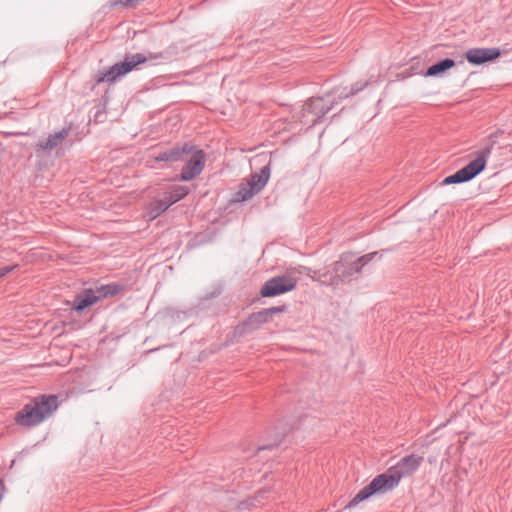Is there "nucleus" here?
<instances>
[{
  "label": "nucleus",
  "mask_w": 512,
  "mask_h": 512,
  "mask_svg": "<svg viewBox=\"0 0 512 512\" xmlns=\"http://www.w3.org/2000/svg\"><path fill=\"white\" fill-rule=\"evenodd\" d=\"M69 131L65 128L50 135L45 141L38 143V146L44 150H50L58 147L68 136Z\"/></svg>",
  "instance_id": "obj_13"
},
{
  "label": "nucleus",
  "mask_w": 512,
  "mask_h": 512,
  "mask_svg": "<svg viewBox=\"0 0 512 512\" xmlns=\"http://www.w3.org/2000/svg\"><path fill=\"white\" fill-rule=\"evenodd\" d=\"M161 55H162L161 53L160 54L150 53L149 56H145L142 53L127 55L123 61L115 63L112 67H110L109 70H107L105 73H102L97 78V83L115 82L120 77L125 76L126 74L131 72L138 65L146 63L147 61H150V60L157 59Z\"/></svg>",
  "instance_id": "obj_5"
},
{
  "label": "nucleus",
  "mask_w": 512,
  "mask_h": 512,
  "mask_svg": "<svg viewBox=\"0 0 512 512\" xmlns=\"http://www.w3.org/2000/svg\"><path fill=\"white\" fill-rule=\"evenodd\" d=\"M257 192L250 186V183H242L234 196V201L243 202L252 198Z\"/></svg>",
  "instance_id": "obj_17"
},
{
  "label": "nucleus",
  "mask_w": 512,
  "mask_h": 512,
  "mask_svg": "<svg viewBox=\"0 0 512 512\" xmlns=\"http://www.w3.org/2000/svg\"><path fill=\"white\" fill-rule=\"evenodd\" d=\"M490 142L478 152L477 157L470 161L466 166L456 171L454 174L447 176L442 184H458L470 181L474 177H476L479 173H481L485 166L489 155L492 152L493 146L495 144V140H492V136L490 137Z\"/></svg>",
  "instance_id": "obj_4"
},
{
  "label": "nucleus",
  "mask_w": 512,
  "mask_h": 512,
  "mask_svg": "<svg viewBox=\"0 0 512 512\" xmlns=\"http://www.w3.org/2000/svg\"><path fill=\"white\" fill-rule=\"evenodd\" d=\"M337 103L335 101L329 102L325 97L309 99L303 105L301 122L309 126L316 125Z\"/></svg>",
  "instance_id": "obj_6"
},
{
  "label": "nucleus",
  "mask_w": 512,
  "mask_h": 512,
  "mask_svg": "<svg viewBox=\"0 0 512 512\" xmlns=\"http://www.w3.org/2000/svg\"><path fill=\"white\" fill-rule=\"evenodd\" d=\"M270 311H271V312H278V311H280V309H279V308H273V309H271Z\"/></svg>",
  "instance_id": "obj_24"
},
{
  "label": "nucleus",
  "mask_w": 512,
  "mask_h": 512,
  "mask_svg": "<svg viewBox=\"0 0 512 512\" xmlns=\"http://www.w3.org/2000/svg\"><path fill=\"white\" fill-rule=\"evenodd\" d=\"M186 164L183 166L180 178L182 181H190L198 176L205 164V155L202 150L190 144V151L185 153Z\"/></svg>",
  "instance_id": "obj_8"
},
{
  "label": "nucleus",
  "mask_w": 512,
  "mask_h": 512,
  "mask_svg": "<svg viewBox=\"0 0 512 512\" xmlns=\"http://www.w3.org/2000/svg\"><path fill=\"white\" fill-rule=\"evenodd\" d=\"M270 448H272V445L262 446V447H259V448H258V451H260V450H265V449H270Z\"/></svg>",
  "instance_id": "obj_22"
},
{
  "label": "nucleus",
  "mask_w": 512,
  "mask_h": 512,
  "mask_svg": "<svg viewBox=\"0 0 512 512\" xmlns=\"http://www.w3.org/2000/svg\"><path fill=\"white\" fill-rule=\"evenodd\" d=\"M367 85H368V82H366V81L365 82H361V81L356 82L350 88H348V87L343 88L339 92L338 98H339V100L348 98L349 96H352V95L362 91Z\"/></svg>",
  "instance_id": "obj_19"
},
{
  "label": "nucleus",
  "mask_w": 512,
  "mask_h": 512,
  "mask_svg": "<svg viewBox=\"0 0 512 512\" xmlns=\"http://www.w3.org/2000/svg\"><path fill=\"white\" fill-rule=\"evenodd\" d=\"M499 56L500 50L498 48H472L465 54L467 61L474 65H481L493 61Z\"/></svg>",
  "instance_id": "obj_9"
},
{
  "label": "nucleus",
  "mask_w": 512,
  "mask_h": 512,
  "mask_svg": "<svg viewBox=\"0 0 512 512\" xmlns=\"http://www.w3.org/2000/svg\"><path fill=\"white\" fill-rule=\"evenodd\" d=\"M423 457L414 454L403 457L387 472L376 476L368 485L363 487L349 502L347 507L356 506L374 494H383L394 489L403 477L413 474L421 465Z\"/></svg>",
  "instance_id": "obj_1"
},
{
  "label": "nucleus",
  "mask_w": 512,
  "mask_h": 512,
  "mask_svg": "<svg viewBox=\"0 0 512 512\" xmlns=\"http://www.w3.org/2000/svg\"><path fill=\"white\" fill-rule=\"evenodd\" d=\"M190 151V144L185 143L183 146H176L169 150L151 155L156 162H177L185 159V153Z\"/></svg>",
  "instance_id": "obj_10"
},
{
  "label": "nucleus",
  "mask_w": 512,
  "mask_h": 512,
  "mask_svg": "<svg viewBox=\"0 0 512 512\" xmlns=\"http://www.w3.org/2000/svg\"><path fill=\"white\" fill-rule=\"evenodd\" d=\"M376 254V252L366 254L351 263L342 258L334 263L333 274L319 273L318 280L326 285H337L339 282L346 281L354 273L360 272L361 267L371 261Z\"/></svg>",
  "instance_id": "obj_3"
},
{
  "label": "nucleus",
  "mask_w": 512,
  "mask_h": 512,
  "mask_svg": "<svg viewBox=\"0 0 512 512\" xmlns=\"http://www.w3.org/2000/svg\"><path fill=\"white\" fill-rule=\"evenodd\" d=\"M99 300V296L92 289L85 290L82 294L77 295L74 300V309L77 312L84 311L87 307L91 306Z\"/></svg>",
  "instance_id": "obj_11"
},
{
  "label": "nucleus",
  "mask_w": 512,
  "mask_h": 512,
  "mask_svg": "<svg viewBox=\"0 0 512 512\" xmlns=\"http://www.w3.org/2000/svg\"><path fill=\"white\" fill-rule=\"evenodd\" d=\"M264 494H265V491H260L257 495V498H262Z\"/></svg>",
  "instance_id": "obj_23"
},
{
  "label": "nucleus",
  "mask_w": 512,
  "mask_h": 512,
  "mask_svg": "<svg viewBox=\"0 0 512 512\" xmlns=\"http://www.w3.org/2000/svg\"><path fill=\"white\" fill-rule=\"evenodd\" d=\"M455 65V61L450 58H445L433 65H431L425 72L427 77H435L442 75L446 70L452 68Z\"/></svg>",
  "instance_id": "obj_14"
},
{
  "label": "nucleus",
  "mask_w": 512,
  "mask_h": 512,
  "mask_svg": "<svg viewBox=\"0 0 512 512\" xmlns=\"http://www.w3.org/2000/svg\"><path fill=\"white\" fill-rule=\"evenodd\" d=\"M169 208L166 200L164 198L153 201L147 210V217L152 220L162 214Z\"/></svg>",
  "instance_id": "obj_16"
},
{
  "label": "nucleus",
  "mask_w": 512,
  "mask_h": 512,
  "mask_svg": "<svg viewBox=\"0 0 512 512\" xmlns=\"http://www.w3.org/2000/svg\"><path fill=\"white\" fill-rule=\"evenodd\" d=\"M270 177V167L269 165H266L261 168L259 173H255L251 175L250 180L247 182L250 183V186L253 187V189L259 193L266 183L268 182V179Z\"/></svg>",
  "instance_id": "obj_12"
},
{
  "label": "nucleus",
  "mask_w": 512,
  "mask_h": 512,
  "mask_svg": "<svg viewBox=\"0 0 512 512\" xmlns=\"http://www.w3.org/2000/svg\"><path fill=\"white\" fill-rule=\"evenodd\" d=\"M288 271L295 272V277H297L299 279V275H303V274H307L308 275L311 270H310V268H307L305 266H298V267H295V268H291Z\"/></svg>",
  "instance_id": "obj_20"
},
{
  "label": "nucleus",
  "mask_w": 512,
  "mask_h": 512,
  "mask_svg": "<svg viewBox=\"0 0 512 512\" xmlns=\"http://www.w3.org/2000/svg\"><path fill=\"white\" fill-rule=\"evenodd\" d=\"M297 281L298 278L295 277V272L286 271V273L266 281L261 288V295L263 297H274L292 291L296 287Z\"/></svg>",
  "instance_id": "obj_7"
},
{
  "label": "nucleus",
  "mask_w": 512,
  "mask_h": 512,
  "mask_svg": "<svg viewBox=\"0 0 512 512\" xmlns=\"http://www.w3.org/2000/svg\"><path fill=\"white\" fill-rule=\"evenodd\" d=\"M17 265L5 266L0 268V278L6 276L9 272L15 269Z\"/></svg>",
  "instance_id": "obj_21"
},
{
  "label": "nucleus",
  "mask_w": 512,
  "mask_h": 512,
  "mask_svg": "<svg viewBox=\"0 0 512 512\" xmlns=\"http://www.w3.org/2000/svg\"><path fill=\"white\" fill-rule=\"evenodd\" d=\"M120 289L121 287L117 284H107L97 287L94 291L96 295L99 296V299H102L116 295Z\"/></svg>",
  "instance_id": "obj_18"
},
{
  "label": "nucleus",
  "mask_w": 512,
  "mask_h": 512,
  "mask_svg": "<svg viewBox=\"0 0 512 512\" xmlns=\"http://www.w3.org/2000/svg\"><path fill=\"white\" fill-rule=\"evenodd\" d=\"M57 407V396L42 395L17 413L16 422L22 426H35L51 416Z\"/></svg>",
  "instance_id": "obj_2"
},
{
  "label": "nucleus",
  "mask_w": 512,
  "mask_h": 512,
  "mask_svg": "<svg viewBox=\"0 0 512 512\" xmlns=\"http://www.w3.org/2000/svg\"><path fill=\"white\" fill-rule=\"evenodd\" d=\"M188 194V188L181 185L173 186L169 192L165 193L164 200H166L168 206L170 207L174 203L180 201Z\"/></svg>",
  "instance_id": "obj_15"
}]
</instances>
